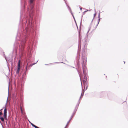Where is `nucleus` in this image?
Returning <instances> with one entry per match:
<instances>
[{
  "mask_svg": "<svg viewBox=\"0 0 128 128\" xmlns=\"http://www.w3.org/2000/svg\"><path fill=\"white\" fill-rule=\"evenodd\" d=\"M100 18H99L98 19V22L97 24H98L99 22H100Z\"/></svg>",
  "mask_w": 128,
  "mask_h": 128,
  "instance_id": "20",
  "label": "nucleus"
},
{
  "mask_svg": "<svg viewBox=\"0 0 128 128\" xmlns=\"http://www.w3.org/2000/svg\"><path fill=\"white\" fill-rule=\"evenodd\" d=\"M9 84H9L8 86V91L9 92Z\"/></svg>",
  "mask_w": 128,
  "mask_h": 128,
  "instance_id": "27",
  "label": "nucleus"
},
{
  "mask_svg": "<svg viewBox=\"0 0 128 128\" xmlns=\"http://www.w3.org/2000/svg\"><path fill=\"white\" fill-rule=\"evenodd\" d=\"M29 122L32 125V126H33L35 128H39L38 126H36L35 125H34V124H33L31 122L29 121Z\"/></svg>",
  "mask_w": 128,
  "mask_h": 128,
  "instance_id": "9",
  "label": "nucleus"
},
{
  "mask_svg": "<svg viewBox=\"0 0 128 128\" xmlns=\"http://www.w3.org/2000/svg\"><path fill=\"white\" fill-rule=\"evenodd\" d=\"M5 107H3L0 110V112H2V110Z\"/></svg>",
  "mask_w": 128,
  "mask_h": 128,
  "instance_id": "21",
  "label": "nucleus"
},
{
  "mask_svg": "<svg viewBox=\"0 0 128 128\" xmlns=\"http://www.w3.org/2000/svg\"><path fill=\"white\" fill-rule=\"evenodd\" d=\"M89 31V30H88V31L87 33H88V32Z\"/></svg>",
  "mask_w": 128,
  "mask_h": 128,
  "instance_id": "35",
  "label": "nucleus"
},
{
  "mask_svg": "<svg viewBox=\"0 0 128 128\" xmlns=\"http://www.w3.org/2000/svg\"><path fill=\"white\" fill-rule=\"evenodd\" d=\"M33 41H32L30 43V45L28 47V50L31 51L32 50V47L33 46Z\"/></svg>",
  "mask_w": 128,
  "mask_h": 128,
  "instance_id": "4",
  "label": "nucleus"
},
{
  "mask_svg": "<svg viewBox=\"0 0 128 128\" xmlns=\"http://www.w3.org/2000/svg\"><path fill=\"white\" fill-rule=\"evenodd\" d=\"M38 60L35 63H33L32 64H30L28 66V68H29L30 66H32V65L36 64L38 62Z\"/></svg>",
  "mask_w": 128,
  "mask_h": 128,
  "instance_id": "13",
  "label": "nucleus"
},
{
  "mask_svg": "<svg viewBox=\"0 0 128 128\" xmlns=\"http://www.w3.org/2000/svg\"><path fill=\"white\" fill-rule=\"evenodd\" d=\"M96 15V13H95L94 14V18L95 17V16Z\"/></svg>",
  "mask_w": 128,
  "mask_h": 128,
  "instance_id": "28",
  "label": "nucleus"
},
{
  "mask_svg": "<svg viewBox=\"0 0 128 128\" xmlns=\"http://www.w3.org/2000/svg\"><path fill=\"white\" fill-rule=\"evenodd\" d=\"M20 60H19L18 61V69L16 72L17 74H18L19 73L20 68Z\"/></svg>",
  "mask_w": 128,
  "mask_h": 128,
  "instance_id": "3",
  "label": "nucleus"
},
{
  "mask_svg": "<svg viewBox=\"0 0 128 128\" xmlns=\"http://www.w3.org/2000/svg\"><path fill=\"white\" fill-rule=\"evenodd\" d=\"M82 70L83 74H84V78L83 80V83L84 87H86V90L88 86V84L87 82V79L86 76V66L84 64V62L86 61V59L85 58L86 54L84 52V50H83L82 51Z\"/></svg>",
  "mask_w": 128,
  "mask_h": 128,
  "instance_id": "1",
  "label": "nucleus"
},
{
  "mask_svg": "<svg viewBox=\"0 0 128 128\" xmlns=\"http://www.w3.org/2000/svg\"><path fill=\"white\" fill-rule=\"evenodd\" d=\"M4 118L5 120H7V114H4Z\"/></svg>",
  "mask_w": 128,
  "mask_h": 128,
  "instance_id": "16",
  "label": "nucleus"
},
{
  "mask_svg": "<svg viewBox=\"0 0 128 128\" xmlns=\"http://www.w3.org/2000/svg\"><path fill=\"white\" fill-rule=\"evenodd\" d=\"M69 9H70V12H71V14L72 16H73L74 18H75L74 17V16L73 15V13H72V11L71 10V8H69Z\"/></svg>",
  "mask_w": 128,
  "mask_h": 128,
  "instance_id": "15",
  "label": "nucleus"
},
{
  "mask_svg": "<svg viewBox=\"0 0 128 128\" xmlns=\"http://www.w3.org/2000/svg\"><path fill=\"white\" fill-rule=\"evenodd\" d=\"M20 109H21V110L22 112V108H21Z\"/></svg>",
  "mask_w": 128,
  "mask_h": 128,
  "instance_id": "29",
  "label": "nucleus"
},
{
  "mask_svg": "<svg viewBox=\"0 0 128 128\" xmlns=\"http://www.w3.org/2000/svg\"><path fill=\"white\" fill-rule=\"evenodd\" d=\"M81 35L80 34V32H79L78 33V42H79V44H78V48L79 47V46L80 44V40L81 38Z\"/></svg>",
  "mask_w": 128,
  "mask_h": 128,
  "instance_id": "6",
  "label": "nucleus"
},
{
  "mask_svg": "<svg viewBox=\"0 0 128 128\" xmlns=\"http://www.w3.org/2000/svg\"><path fill=\"white\" fill-rule=\"evenodd\" d=\"M8 100V98L7 99L6 103L5 105V107L4 111V114H7V108L6 107V106Z\"/></svg>",
  "mask_w": 128,
  "mask_h": 128,
  "instance_id": "5",
  "label": "nucleus"
},
{
  "mask_svg": "<svg viewBox=\"0 0 128 128\" xmlns=\"http://www.w3.org/2000/svg\"><path fill=\"white\" fill-rule=\"evenodd\" d=\"M1 124L2 125V126H3L2 125V124L1 123Z\"/></svg>",
  "mask_w": 128,
  "mask_h": 128,
  "instance_id": "40",
  "label": "nucleus"
},
{
  "mask_svg": "<svg viewBox=\"0 0 128 128\" xmlns=\"http://www.w3.org/2000/svg\"><path fill=\"white\" fill-rule=\"evenodd\" d=\"M78 6H79V7H80V5H79Z\"/></svg>",
  "mask_w": 128,
  "mask_h": 128,
  "instance_id": "42",
  "label": "nucleus"
},
{
  "mask_svg": "<svg viewBox=\"0 0 128 128\" xmlns=\"http://www.w3.org/2000/svg\"><path fill=\"white\" fill-rule=\"evenodd\" d=\"M19 35H18V34L16 37V40L14 44V47L12 51V54L13 55L14 54H15L16 55L17 48L18 46L19 42V40L21 38V36L20 37L19 36Z\"/></svg>",
  "mask_w": 128,
  "mask_h": 128,
  "instance_id": "2",
  "label": "nucleus"
},
{
  "mask_svg": "<svg viewBox=\"0 0 128 128\" xmlns=\"http://www.w3.org/2000/svg\"><path fill=\"white\" fill-rule=\"evenodd\" d=\"M78 106H76V107H75V109L74 110L73 112L76 113V111L77 110V109H78Z\"/></svg>",
  "mask_w": 128,
  "mask_h": 128,
  "instance_id": "10",
  "label": "nucleus"
},
{
  "mask_svg": "<svg viewBox=\"0 0 128 128\" xmlns=\"http://www.w3.org/2000/svg\"><path fill=\"white\" fill-rule=\"evenodd\" d=\"M2 114V112H0V116H1V115Z\"/></svg>",
  "mask_w": 128,
  "mask_h": 128,
  "instance_id": "23",
  "label": "nucleus"
},
{
  "mask_svg": "<svg viewBox=\"0 0 128 128\" xmlns=\"http://www.w3.org/2000/svg\"><path fill=\"white\" fill-rule=\"evenodd\" d=\"M1 124L2 125V126H3L2 125V124L1 123Z\"/></svg>",
  "mask_w": 128,
  "mask_h": 128,
  "instance_id": "39",
  "label": "nucleus"
},
{
  "mask_svg": "<svg viewBox=\"0 0 128 128\" xmlns=\"http://www.w3.org/2000/svg\"><path fill=\"white\" fill-rule=\"evenodd\" d=\"M93 19H94V18H93V19L92 20V22L93 21Z\"/></svg>",
  "mask_w": 128,
  "mask_h": 128,
  "instance_id": "34",
  "label": "nucleus"
},
{
  "mask_svg": "<svg viewBox=\"0 0 128 128\" xmlns=\"http://www.w3.org/2000/svg\"><path fill=\"white\" fill-rule=\"evenodd\" d=\"M0 119L1 121L3 122H4V118L3 117H2L1 116H0Z\"/></svg>",
  "mask_w": 128,
  "mask_h": 128,
  "instance_id": "14",
  "label": "nucleus"
},
{
  "mask_svg": "<svg viewBox=\"0 0 128 128\" xmlns=\"http://www.w3.org/2000/svg\"><path fill=\"white\" fill-rule=\"evenodd\" d=\"M88 11V10H87L86 11H84V14H85L86 13V12H87V11Z\"/></svg>",
  "mask_w": 128,
  "mask_h": 128,
  "instance_id": "22",
  "label": "nucleus"
},
{
  "mask_svg": "<svg viewBox=\"0 0 128 128\" xmlns=\"http://www.w3.org/2000/svg\"><path fill=\"white\" fill-rule=\"evenodd\" d=\"M82 16H82V18H81V22H80V23H81V22H82Z\"/></svg>",
  "mask_w": 128,
  "mask_h": 128,
  "instance_id": "26",
  "label": "nucleus"
},
{
  "mask_svg": "<svg viewBox=\"0 0 128 128\" xmlns=\"http://www.w3.org/2000/svg\"><path fill=\"white\" fill-rule=\"evenodd\" d=\"M74 21H75V22H76V20H75V18H74Z\"/></svg>",
  "mask_w": 128,
  "mask_h": 128,
  "instance_id": "32",
  "label": "nucleus"
},
{
  "mask_svg": "<svg viewBox=\"0 0 128 128\" xmlns=\"http://www.w3.org/2000/svg\"><path fill=\"white\" fill-rule=\"evenodd\" d=\"M68 124H67V123L64 128H68V127H67Z\"/></svg>",
  "mask_w": 128,
  "mask_h": 128,
  "instance_id": "24",
  "label": "nucleus"
},
{
  "mask_svg": "<svg viewBox=\"0 0 128 128\" xmlns=\"http://www.w3.org/2000/svg\"><path fill=\"white\" fill-rule=\"evenodd\" d=\"M75 114V113H74V112H73V113H72V115L70 117V120H69L67 122V124H68L70 122V120H71L72 119V118L73 117V116Z\"/></svg>",
  "mask_w": 128,
  "mask_h": 128,
  "instance_id": "7",
  "label": "nucleus"
},
{
  "mask_svg": "<svg viewBox=\"0 0 128 128\" xmlns=\"http://www.w3.org/2000/svg\"><path fill=\"white\" fill-rule=\"evenodd\" d=\"M98 24H97V25H96V26L95 27V29L96 28H97V27Z\"/></svg>",
  "mask_w": 128,
  "mask_h": 128,
  "instance_id": "25",
  "label": "nucleus"
},
{
  "mask_svg": "<svg viewBox=\"0 0 128 128\" xmlns=\"http://www.w3.org/2000/svg\"><path fill=\"white\" fill-rule=\"evenodd\" d=\"M78 54H77V56H80V52H79V50L78 49Z\"/></svg>",
  "mask_w": 128,
  "mask_h": 128,
  "instance_id": "17",
  "label": "nucleus"
},
{
  "mask_svg": "<svg viewBox=\"0 0 128 128\" xmlns=\"http://www.w3.org/2000/svg\"><path fill=\"white\" fill-rule=\"evenodd\" d=\"M86 39H85V40L86 41V42H85L84 43V48H86V47H87V41H86Z\"/></svg>",
  "mask_w": 128,
  "mask_h": 128,
  "instance_id": "11",
  "label": "nucleus"
},
{
  "mask_svg": "<svg viewBox=\"0 0 128 128\" xmlns=\"http://www.w3.org/2000/svg\"><path fill=\"white\" fill-rule=\"evenodd\" d=\"M84 91H82V94L81 95V96H80V98L81 97V96H83L84 95Z\"/></svg>",
  "mask_w": 128,
  "mask_h": 128,
  "instance_id": "18",
  "label": "nucleus"
},
{
  "mask_svg": "<svg viewBox=\"0 0 128 128\" xmlns=\"http://www.w3.org/2000/svg\"><path fill=\"white\" fill-rule=\"evenodd\" d=\"M82 8H80V10H82Z\"/></svg>",
  "mask_w": 128,
  "mask_h": 128,
  "instance_id": "30",
  "label": "nucleus"
},
{
  "mask_svg": "<svg viewBox=\"0 0 128 128\" xmlns=\"http://www.w3.org/2000/svg\"><path fill=\"white\" fill-rule=\"evenodd\" d=\"M124 64L125 63V62L124 61Z\"/></svg>",
  "mask_w": 128,
  "mask_h": 128,
  "instance_id": "37",
  "label": "nucleus"
},
{
  "mask_svg": "<svg viewBox=\"0 0 128 128\" xmlns=\"http://www.w3.org/2000/svg\"><path fill=\"white\" fill-rule=\"evenodd\" d=\"M58 63V62H55V63Z\"/></svg>",
  "mask_w": 128,
  "mask_h": 128,
  "instance_id": "38",
  "label": "nucleus"
},
{
  "mask_svg": "<svg viewBox=\"0 0 128 128\" xmlns=\"http://www.w3.org/2000/svg\"><path fill=\"white\" fill-rule=\"evenodd\" d=\"M0 123L1 124V121L0 120Z\"/></svg>",
  "mask_w": 128,
  "mask_h": 128,
  "instance_id": "33",
  "label": "nucleus"
},
{
  "mask_svg": "<svg viewBox=\"0 0 128 128\" xmlns=\"http://www.w3.org/2000/svg\"><path fill=\"white\" fill-rule=\"evenodd\" d=\"M28 63L26 65V67H25L26 71L24 72V75H26V71L27 70H28L29 69V68L27 69L28 68Z\"/></svg>",
  "mask_w": 128,
  "mask_h": 128,
  "instance_id": "8",
  "label": "nucleus"
},
{
  "mask_svg": "<svg viewBox=\"0 0 128 128\" xmlns=\"http://www.w3.org/2000/svg\"><path fill=\"white\" fill-rule=\"evenodd\" d=\"M81 85H82V82H81Z\"/></svg>",
  "mask_w": 128,
  "mask_h": 128,
  "instance_id": "36",
  "label": "nucleus"
},
{
  "mask_svg": "<svg viewBox=\"0 0 128 128\" xmlns=\"http://www.w3.org/2000/svg\"><path fill=\"white\" fill-rule=\"evenodd\" d=\"M80 98L76 106H78L79 105V104H80Z\"/></svg>",
  "mask_w": 128,
  "mask_h": 128,
  "instance_id": "12",
  "label": "nucleus"
},
{
  "mask_svg": "<svg viewBox=\"0 0 128 128\" xmlns=\"http://www.w3.org/2000/svg\"><path fill=\"white\" fill-rule=\"evenodd\" d=\"M98 18H100V12H99V14H98Z\"/></svg>",
  "mask_w": 128,
  "mask_h": 128,
  "instance_id": "19",
  "label": "nucleus"
},
{
  "mask_svg": "<svg viewBox=\"0 0 128 128\" xmlns=\"http://www.w3.org/2000/svg\"><path fill=\"white\" fill-rule=\"evenodd\" d=\"M78 72H79V71L78 70Z\"/></svg>",
  "mask_w": 128,
  "mask_h": 128,
  "instance_id": "41",
  "label": "nucleus"
},
{
  "mask_svg": "<svg viewBox=\"0 0 128 128\" xmlns=\"http://www.w3.org/2000/svg\"><path fill=\"white\" fill-rule=\"evenodd\" d=\"M4 57H5V59H6V61H7V60H6V56H4Z\"/></svg>",
  "mask_w": 128,
  "mask_h": 128,
  "instance_id": "31",
  "label": "nucleus"
}]
</instances>
